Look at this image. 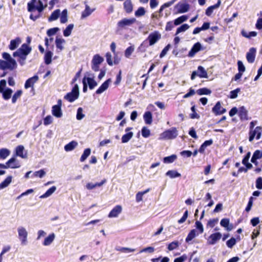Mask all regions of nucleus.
Listing matches in <instances>:
<instances>
[{"instance_id":"1","label":"nucleus","mask_w":262,"mask_h":262,"mask_svg":"<svg viewBox=\"0 0 262 262\" xmlns=\"http://www.w3.org/2000/svg\"><path fill=\"white\" fill-rule=\"evenodd\" d=\"M2 57L4 60L0 59V69H8L12 70L17 68V63L15 59L12 58L11 55L6 52L2 54Z\"/></svg>"},{"instance_id":"2","label":"nucleus","mask_w":262,"mask_h":262,"mask_svg":"<svg viewBox=\"0 0 262 262\" xmlns=\"http://www.w3.org/2000/svg\"><path fill=\"white\" fill-rule=\"evenodd\" d=\"M45 7L46 6H43L42 2L40 0H31L28 3V10L31 12H33L36 10L38 13H41Z\"/></svg>"},{"instance_id":"3","label":"nucleus","mask_w":262,"mask_h":262,"mask_svg":"<svg viewBox=\"0 0 262 262\" xmlns=\"http://www.w3.org/2000/svg\"><path fill=\"white\" fill-rule=\"evenodd\" d=\"M178 131L175 127L166 130L160 135L159 140H170L176 138L178 136Z\"/></svg>"},{"instance_id":"4","label":"nucleus","mask_w":262,"mask_h":262,"mask_svg":"<svg viewBox=\"0 0 262 262\" xmlns=\"http://www.w3.org/2000/svg\"><path fill=\"white\" fill-rule=\"evenodd\" d=\"M136 21L135 18H124L119 20L117 23V27L119 30L127 29L129 27L132 26Z\"/></svg>"},{"instance_id":"5","label":"nucleus","mask_w":262,"mask_h":262,"mask_svg":"<svg viewBox=\"0 0 262 262\" xmlns=\"http://www.w3.org/2000/svg\"><path fill=\"white\" fill-rule=\"evenodd\" d=\"M18 236L20 241L21 245H26L27 244V237L28 233L26 229L23 226H19L17 228Z\"/></svg>"},{"instance_id":"6","label":"nucleus","mask_w":262,"mask_h":262,"mask_svg":"<svg viewBox=\"0 0 262 262\" xmlns=\"http://www.w3.org/2000/svg\"><path fill=\"white\" fill-rule=\"evenodd\" d=\"M79 94V86L78 84H76L73 87L71 92L68 93L64 98L68 101L72 102L78 98Z\"/></svg>"},{"instance_id":"7","label":"nucleus","mask_w":262,"mask_h":262,"mask_svg":"<svg viewBox=\"0 0 262 262\" xmlns=\"http://www.w3.org/2000/svg\"><path fill=\"white\" fill-rule=\"evenodd\" d=\"M104 61L103 58L99 54H95L94 55L92 60V69L95 71H98L99 70L100 65Z\"/></svg>"},{"instance_id":"8","label":"nucleus","mask_w":262,"mask_h":262,"mask_svg":"<svg viewBox=\"0 0 262 262\" xmlns=\"http://www.w3.org/2000/svg\"><path fill=\"white\" fill-rule=\"evenodd\" d=\"M189 5L185 2H179L175 6V8L178 13L187 12L189 10Z\"/></svg>"},{"instance_id":"9","label":"nucleus","mask_w":262,"mask_h":262,"mask_svg":"<svg viewBox=\"0 0 262 262\" xmlns=\"http://www.w3.org/2000/svg\"><path fill=\"white\" fill-rule=\"evenodd\" d=\"M222 235L220 232H216L211 234L208 237L207 243L208 245H215L222 237Z\"/></svg>"},{"instance_id":"10","label":"nucleus","mask_w":262,"mask_h":262,"mask_svg":"<svg viewBox=\"0 0 262 262\" xmlns=\"http://www.w3.org/2000/svg\"><path fill=\"white\" fill-rule=\"evenodd\" d=\"M122 211V206L121 205H117L110 211L108 217L110 218L117 217L121 213Z\"/></svg>"},{"instance_id":"11","label":"nucleus","mask_w":262,"mask_h":262,"mask_svg":"<svg viewBox=\"0 0 262 262\" xmlns=\"http://www.w3.org/2000/svg\"><path fill=\"white\" fill-rule=\"evenodd\" d=\"M161 38V34L158 32H154L149 35L148 39L149 40V45L152 46L156 43Z\"/></svg>"},{"instance_id":"12","label":"nucleus","mask_w":262,"mask_h":262,"mask_svg":"<svg viewBox=\"0 0 262 262\" xmlns=\"http://www.w3.org/2000/svg\"><path fill=\"white\" fill-rule=\"evenodd\" d=\"M212 111L215 115H220L225 113L226 110L221 106L220 102L219 101L212 108Z\"/></svg>"},{"instance_id":"13","label":"nucleus","mask_w":262,"mask_h":262,"mask_svg":"<svg viewBox=\"0 0 262 262\" xmlns=\"http://www.w3.org/2000/svg\"><path fill=\"white\" fill-rule=\"evenodd\" d=\"M8 168H18L20 167V163L15 157H12L7 162Z\"/></svg>"},{"instance_id":"14","label":"nucleus","mask_w":262,"mask_h":262,"mask_svg":"<svg viewBox=\"0 0 262 262\" xmlns=\"http://www.w3.org/2000/svg\"><path fill=\"white\" fill-rule=\"evenodd\" d=\"M201 50V44L199 42L195 43L191 48V50L189 51L188 53V56L190 57H193L196 53Z\"/></svg>"},{"instance_id":"15","label":"nucleus","mask_w":262,"mask_h":262,"mask_svg":"<svg viewBox=\"0 0 262 262\" xmlns=\"http://www.w3.org/2000/svg\"><path fill=\"white\" fill-rule=\"evenodd\" d=\"M256 54V49L251 48L247 53L246 58L249 63H253L254 61Z\"/></svg>"},{"instance_id":"16","label":"nucleus","mask_w":262,"mask_h":262,"mask_svg":"<svg viewBox=\"0 0 262 262\" xmlns=\"http://www.w3.org/2000/svg\"><path fill=\"white\" fill-rule=\"evenodd\" d=\"M112 82L111 79H108L104 82H103L102 85L99 88V89L96 91V93L97 94H100L102 93L103 92L106 91L108 86L111 82Z\"/></svg>"},{"instance_id":"17","label":"nucleus","mask_w":262,"mask_h":262,"mask_svg":"<svg viewBox=\"0 0 262 262\" xmlns=\"http://www.w3.org/2000/svg\"><path fill=\"white\" fill-rule=\"evenodd\" d=\"M0 93L3 94V97L5 100H8L11 98L13 91L9 88H7L4 90L0 85Z\"/></svg>"},{"instance_id":"18","label":"nucleus","mask_w":262,"mask_h":262,"mask_svg":"<svg viewBox=\"0 0 262 262\" xmlns=\"http://www.w3.org/2000/svg\"><path fill=\"white\" fill-rule=\"evenodd\" d=\"M21 40L20 38L16 37L14 39H12L10 41V45H9V48L10 50H15L21 43Z\"/></svg>"},{"instance_id":"19","label":"nucleus","mask_w":262,"mask_h":262,"mask_svg":"<svg viewBox=\"0 0 262 262\" xmlns=\"http://www.w3.org/2000/svg\"><path fill=\"white\" fill-rule=\"evenodd\" d=\"M55 238V234L54 233H50L46 237L42 242V245L45 246H48L52 244Z\"/></svg>"},{"instance_id":"20","label":"nucleus","mask_w":262,"mask_h":262,"mask_svg":"<svg viewBox=\"0 0 262 262\" xmlns=\"http://www.w3.org/2000/svg\"><path fill=\"white\" fill-rule=\"evenodd\" d=\"M24 147L23 145L18 146L15 149L16 155L19 156L23 159L27 158V154L26 152L24 153Z\"/></svg>"},{"instance_id":"21","label":"nucleus","mask_w":262,"mask_h":262,"mask_svg":"<svg viewBox=\"0 0 262 262\" xmlns=\"http://www.w3.org/2000/svg\"><path fill=\"white\" fill-rule=\"evenodd\" d=\"M38 78V77L36 75L29 78L25 82V89H27L31 86H33L34 84L37 81Z\"/></svg>"},{"instance_id":"22","label":"nucleus","mask_w":262,"mask_h":262,"mask_svg":"<svg viewBox=\"0 0 262 262\" xmlns=\"http://www.w3.org/2000/svg\"><path fill=\"white\" fill-rule=\"evenodd\" d=\"M66 40L61 38L57 37L55 40V44L58 52H60L64 49V45Z\"/></svg>"},{"instance_id":"23","label":"nucleus","mask_w":262,"mask_h":262,"mask_svg":"<svg viewBox=\"0 0 262 262\" xmlns=\"http://www.w3.org/2000/svg\"><path fill=\"white\" fill-rule=\"evenodd\" d=\"M220 225L225 227L227 231H231L233 229V225L230 224V221L228 219H223L220 222Z\"/></svg>"},{"instance_id":"24","label":"nucleus","mask_w":262,"mask_h":262,"mask_svg":"<svg viewBox=\"0 0 262 262\" xmlns=\"http://www.w3.org/2000/svg\"><path fill=\"white\" fill-rule=\"evenodd\" d=\"M52 114L56 118H61L62 116V112L61 109L58 106L53 105L52 106Z\"/></svg>"},{"instance_id":"25","label":"nucleus","mask_w":262,"mask_h":262,"mask_svg":"<svg viewBox=\"0 0 262 262\" xmlns=\"http://www.w3.org/2000/svg\"><path fill=\"white\" fill-rule=\"evenodd\" d=\"M22 55L27 56L31 51L32 49L28 45L24 43L21 47L19 48Z\"/></svg>"},{"instance_id":"26","label":"nucleus","mask_w":262,"mask_h":262,"mask_svg":"<svg viewBox=\"0 0 262 262\" xmlns=\"http://www.w3.org/2000/svg\"><path fill=\"white\" fill-rule=\"evenodd\" d=\"M95 10V9H91L89 6L86 5L84 10L82 12L81 18H85L90 16Z\"/></svg>"},{"instance_id":"27","label":"nucleus","mask_w":262,"mask_h":262,"mask_svg":"<svg viewBox=\"0 0 262 262\" xmlns=\"http://www.w3.org/2000/svg\"><path fill=\"white\" fill-rule=\"evenodd\" d=\"M239 116L242 120L248 119V112L244 106H242L239 110Z\"/></svg>"},{"instance_id":"28","label":"nucleus","mask_w":262,"mask_h":262,"mask_svg":"<svg viewBox=\"0 0 262 262\" xmlns=\"http://www.w3.org/2000/svg\"><path fill=\"white\" fill-rule=\"evenodd\" d=\"M77 145L78 143L76 141H72L66 145L64 148L66 151H72L77 146Z\"/></svg>"},{"instance_id":"29","label":"nucleus","mask_w":262,"mask_h":262,"mask_svg":"<svg viewBox=\"0 0 262 262\" xmlns=\"http://www.w3.org/2000/svg\"><path fill=\"white\" fill-rule=\"evenodd\" d=\"M60 14V10L59 9H56L54 11L50 16L48 18L49 21H52L58 19Z\"/></svg>"},{"instance_id":"30","label":"nucleus","mask_w":262,"mask_h":262,"mask_svg":"<svg viewBox=\"0 0 262 262\" xmlns=\"http://www.w3.org/2000/svg\"><path fill=\"white\" fill-rule=\"evenodd\" d=\"M199 234V233L195 229L191 230L186 238V242L188 243Z\"/></svg>"},{"instance_id":"31","label":"nucleus","mask_w":262,"mask_h":262,"mask_svg":"<svg viewBox=\"0 0 262 262\" xmlns=\"http://www.w3.org/2000/svg\"><path fill=\"white\" fill-rule=\"evenodd\" d=\"M56 190V187L55 186H52L50 189H49L45 193L40 196V198L44 199L47 198L50 196H51Z\"/></svg>"},{"instance_id":"32","label":"nucleus","mask_w":262,"mask_h":262,"mask_svg":"<svg viewBox=\"0 0 262 262\" xmlns=\"http://www.w3.org/2000/svg\"><path fill=\"white\" fill-rule=\"evenodd\" d=\"M124 8L127 13H130L133 11V5L131 0H126L124 2Z\"/></svg>"},{"instance_id":"33","label":"nucleus","mask_w":262,"mask_h":262,"mask_svg":"<svg viewBox=\"0 0 262 262\" xmlns=\"http://www.w3.org/2000/svg\"><path fill=\"white\" fill-rule=\"evenodd\" d=\"M10 154V151L7 148H2L0 149V159L4 160L7 158Z\"/></svg>"},{"instance_id":"34","label":"nucleus","mask_w":262,"mask_h":262,"mask_svg":"<svg viewBox=\"0 0 262 262\" xmlns=\"http://www.w3.org/2000/svg\"><path fill=\"white\" fill-rule=\"evenodd\" d=\"M198 70V75L200 78H207L208 77L207 73L203 67L199 66Z\"/></svg>"},{"instance_id":"35","label":"nucleus","mask_w":262,"mask_h":262,"mask_svg":"<svg viewBox=\"0 0 262 262\" xmlns=\"http://www.w3.org/2000/svg\"><path fill=\"white\" fill-rule=\"evenodd\" d=\"M250 132L252 134H254L255 136H256V139L258 140L261 137L262 128L261 127L257 126L254 129V130H250Z\"/></svg>"},{"instance_id":"36","label":"nucleus","mask_w":262,"mask_h":262,"mask_svg":"<svg viewBox=\"0 0 262 262\" xmlns=\"http://www.w3.org/2000/svg\"><path fill=\"white\" fill-rule=\"evenodd\" d=\"M143 118L145 123L147 124H150L152 123V114L150 112L145 113Z\"/></svg>"},{"instance_id":"37","label":"nucleus","mask_w":262,"mask_h":262,"mask_svg":"<svg viewBox=\"0 0 262 262\" xmlns=\"http://www.w3.org/2000/svg\"><path fill=\"white\" fill-rule=\"evenodd\" d=\"M12 181V177H8L3 182L0 184V190L7 187Z\"/></svg>"},{"instance_id":"38","label":"nucleus","mask_w":262,"mask_h":262,"mask_svg":"<svg viewBox=\"0 0 262 262\" xmlns=\"http://www.w3.org/2000/svg\"><path fill=\"white\" fill-rule=\"evenodd\" d=\"M74 25L73 24H69L66 28L63 30V35L65 37H68L72 33V31L74 28Z\"/></svg>"},{"instance_id":"39","label":"nucleus","mask_w":262,"mask_h":262,"mask_svg":"<svg viewBox=\"0 0 262 262\" xmlns=\"http://www.w3.org/2000/svg\"><path fill=\"white\" fill-rule=\"evenodd\" d=\"M60 23L64 24L68 21V11L67 9L63 10L61 13H60Z\"/></svg>"},{"instance_id":"40","label":"nucleus","mask_w":262,"mask_h":262,"mask_svg":"<svg viewBox=\"0 0 262 262\" xmlns=\"http://www.w3.org/2000/svg\"><path fill=\"white\" fill-rule=\"evenodd\" d=\"M86 80L89 84V88L91 90L93 89L97 85V83L93 78L88 77L85 78Z\"/></svg>"},{"instance_id":"41","label":"nucleus","mask_w":262,"mask_h":262,"mask_svg":"<svg viewBox=\"0 0 262 262\" xmlns=\"http://www.w3.org/2000/svg\"><path fill=\"white\" fill-rule=\"evenodd\" d=\"M53 53L51 51H48L45 55V62L47 64H49L52 61V57Z\"/></svg>"},{"instance_id":"42","label":"nucleus","mask_w":262,"mask_h":262,"mask_svg":"<svg viewBox=\"0 0 262 262\" xmlns=\"http://www.w3.org/2000/svg\"><path fill=\"white\" fill-rule=\"evenodd\" d=\"M91 149L90 148H86L85 149L83 153L82 154V156L80 157V160L81 162H84L86 158L90 155L91 154Z\"/></svg>"},{"instance_id":"43","label":"nucleus","mask_w":262,"mask_h":262,"mask_svg":"<svg viewBox=\"0 0 262 262\" xmlns=\"http://www.w3.org/2000/svg\"><path fill=\"white\" fill-rule=\"evenodd\" d=\"M211 93V90L206 88L200 89L196 91V93L199 95H210Z\"/></svg>"},{"instance_id":"44","label":"nucleus","mask_w":262,"mask_h":262,"mask_svg":"<svg viewBox=\"0 0 262 262\" xmlns=\"http://www.w3.org/2000/svg\"><path fill=\"white\" fill-rule=\"evenodd\" d=\"M133 136V132H129L122 137V142L124 143L127 142Z\"/></svg>"},{"instance_id":"45","label":"nucleus","mask_w":262,"mask_h":262,"mask_svg":"<svg viewBox=\"0 0 262 262\" xmlns=\"http://www.w3.org/2000/svg\"><path fill=\"white\" fill-rule=\"evenodd\" d=\"M166 175L173 179L181 176V174L176 170H169L166 173Z\"/></svg>"},{"instance_id":"46","label":"nucleus","mask_w":262,"mask_h":262,"mask_svg":"<svg viewBox=\"0 0 262 262\" xmlns=\"http://www.w3.org/2000/svg\"><path fill=\"white\" fill-rule=\"evenodd\" d=\"M262 158V151L256 150L253 154L251 161H254L255 160L260 159Z\"/></svg>"},{"instance_id":"47","label":"nucleus","mask_w":262,"mask_h":262,"mask_svg":"<svg viewBox=\"0 0 262 262\" xmlns=\"http://www.w3.org/2000/svg\"><path fill=\"white\" fill-rule=\"evenodd\" d=\"M135 51L134 46H130L128 47L125 51L124 55L125 57L128 58L130 57V55Z\"/></svg>"},{"instance_id":"48","label":"nucleus","mask_w":262,"mask_h":262,"mask_svg":"<svg viewBox=\"0 0 262 262\" xmlns=\"http://www.w3.org/2000/svg\"><path fill=\"white\" fill-rule=\"evenodd\" d=\"M149 189H146V190L144 191H141V192H138L137 194H136V201L137 202H139L141 201H142V196L144 194H146V193H147L148 192H149Z\"/></svg>"},{"instance_id":"49","label":"nucleus","mask_w":262,"mask_h":262,"mask_svg":"<svg viewBox=\"0 0 262 262\" xmlns=\"http://www.w3.org/2000/svg\"><path fill=\"white\" fill-rule=\"evenodd\" d=\"M187 16L185 15L181 16L174 20V24L176 26L179 25L182 23L183 22L186 21L187 19Z\"/></svg>"},{"instance_id":"50","label":"nucleus","mask_w":262,"mask_h":262,"mask_svg":"<svg viewBox=\"0 0 262 262\" xmlns=\"http://www.w3.org/2000/svg\"><path fill=\"white\" fill-rule=\"evenodd\" d=\"M22 93L23 92L21 90H18L17 92H16L12 96V102L13 103H15L16 102L17 99L21 96Z\"/></svg>"},{"instance_id":"51","label":"nucleus","mask_w":262,"mask_h":262,"mask_svg":"<svg viewBox=\"0 0 262 262\" xmlns=\"http://www.w3.org/2000/svg\"><path fill=\"white\" fill-rule=\"evenodd\" d=\"M85 116L83 113V109L81 107H79L77 111L76 119L78 120H82Z\"/></svg>"},{"instance_id":"52","label":"nucleus","mask_w":262,"mask_h":262,"mask_svg":"<svg viewBox=\"0 0 262 262\" xmlns=\"http://www.w3.org/2000/svg\"><path fill=\"white\" fill-rule=\"evenodd\" d=\"M145 13V9L143 7H140L135 12V15L137 17H140L143 16Z\"/></svg>"},{"instance_id":"53","label":"nucleus","mask_w":262,"mask_h":262,"mask_svg":"<svg viewBox=\"0 0 262 262\" xmlns=\"http://www.w3.org/2000/svg\"><path fill=\"white\" fill-rule=\"evenodd\" d=\"M59 28L58 27H55L51 29H49L47 31V35L49 36H52L54 34H55L58 31H59Z\"/></svg>"},{"instance_id":"54","label":"nucleus","mask_w":262,"mask_h":262,"mask_svg":"<svg viewBox=\"0 0 262 262\" xmlns=\"http://www.w3.org/2000/svg\"><path fill=\"white\" fill-rule=\"evenodd\" d=\"M179 246V242L178 241H174L170 243L168 245V249L169 251H172L176 249Z\"/></svg>"},{"instance_id":"55","label":"nucleus","mask_w":262,"mask_h":262,"mask_svg":"<svg viewBox=\"0 0 262 262\" xmlns=\"http://www.w3.org/2000/svg\"><path fill=\"white\" fill-rule=\"evenodd\" d=\"M177 158V156L174 155H172L170 156L166 157L164 158V162L165 163H172Z\"/></svg>"},{"instance_id":"56","label":"nucleus","mask_w":262,"mask_h":262,"mask_svg":"<svg viewBox=\"0 0 262 262\" xmlns=\"http://www.w3.org/2000/svg\"><path fill=\"white\" fill-rule=\"evenodd\" d=\"M189 26L187 24H183L181 27L178 28L177 30L176 35L181 33L185 31L189 28Z\"/></svg>"},{"instance_id":"57","label":"nucleus","mask_w":262,"mask_h":262,"mask_svg":"<svg viewBox=\"0 0 262 262\" xmlns=\"http://www.w3.org/2000/svg\"><path fill=\"white\" fill-rule=\"evenodd\" d=\"M53 117L50 115H48L44 118L43 124L45 125H48L53 122Z\"/></svg>"},{"instance_id":"58","label":"nucleus","mask_w":262,"mask_h":262,"mask_svg":"<svg viewBox=\"0 0 262 262\" xmlns=\"http://www.w3.org/2000/svg\"><path fill=\"white\" fill-rule=\"evenodd\" d=\"M150 130L146 127H143L142 129V135L145 138H147L150 135Z\"/></svg>"},{"instance_id":"59","label":"nucleus","mask_w":262,"mask_h":262,"mask_svg":"<svg viewBox=\"0 0 262 262\" xmlns=\"http://www.w3.org/2000/svg\"><path fill=\"white\" fill-rule=\"evenodd\" d=\"M240 92V89L237 88L234 90L231 91L230 92V98L231 99H235L237 97V94Z\"/></svg>"},{"instance_id":"60","label":"nucleus","mask_w":262,"mask_h":262,"mask_svg":"<svg viewBox=\"0 0 262 262\" xmlns=\"http://www.w3.org/2000/svg\"><path fill=\"white\" fill-rule=\"evenodd\" d=\"M45 174H46V172L43 169H41L38 171H35L33 173V175L35 177H39L40 178L43 177L45 176Z\"/></svg>"},{"instance_id":"61","label":"nucleus","mask_w":262,"mask_h":262,"mask_svg":"<svg viewBox=\"0 0 262 262\" xmlns=\"http://www.w3.org/2000/svg\"><path fill=\"white\" fill-rule=\"evenodd\" d=\"M236 244V239L232 237L229 240H228L227 243V246L228 248H232L233 246H234Z\"/></svg>"},{"instance_id":"62","label":"nucleus","mask_w":262,"mask_h":262,"mask_svg":"<svg viewBox=\"0 0 262 262\" xmlns=\"http://www.w3.org/2000/svg\"><path fill=\"white\" fill-rule=\"evenodd\" d=\"M195 224L196 229H198L199 230L198 232L199 233V234L202 233L204 231V228L202 224L199 221H196Z\"/></svg>"},{"instance_id":"63","label":"nucleus","mask_w":262,"mask_h":262,"mask_svg":"<svg viewBox=\"0 0 262 262\" xmlns=\"http://www.w3.org/2000/svg\"><path fill=\"white\" fill-rule=\"evenodd\" d=\"M106 60L108 65L112 66L113 65V61L112 60V56L110 53L107 52L105 55Z\"/></svg>"},{"instance_id":"64","label":"nucleus","mask_w":262,"mask_h":262,"mask_svg":"<svg viewBox=\"0 0 262 262\" xmlns=\"http://www.w3.org/2000/svg\"><path fill=\"white\" fill-rule=\"evenodd\" d=\"M256 187L257 189H262V178L259 177L256 181Z\"/></svg>"}]
</instances>
